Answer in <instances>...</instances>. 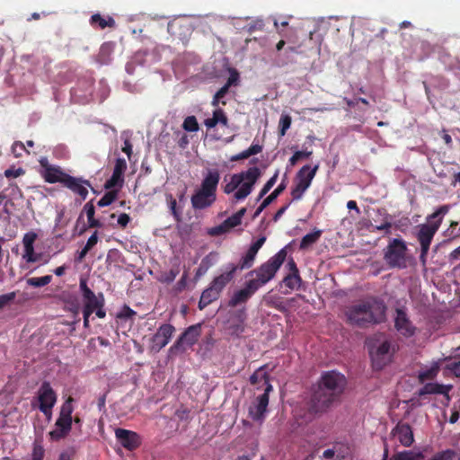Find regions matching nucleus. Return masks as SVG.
<instances>
[{"instance_id": "f257e3e1", "label": "nucleus", "mask_w": 460, "mask_h": 460, "mask_svg": "<svg viewBox=\"0 0 460 460\" xmlns=\"http://www.w3.org/2000/svg\"><path fill=\"white\" fill-rule=\"evenodd\" d=\"M385 312L386 305L385 303L376 298H372L348 306L345 310V316L349 324L366 327L369 324L384 322Z\"/></svg>"}, {"instance_id": "f03ea898", "label": "nucleus", "mask_w": 460, "mask_h": 460, "mask_svg": "<svg viewBox=\"0 0 460 460\" xmlns=\"http://www.w3.org/2000/svg\"><path fill=\"white\" fill-rule=\"evenodd\" d=\"M287 255L286 249H281L260 267L251 270L247 276H255V278L249 280L254 283L255 287L259 289L275 277L277 271L286 261Z\"/></svg>"}, {"instance_id": "7ed1b4c3", "label": "nucleus", "mask_w": 460, "mask_h": 460, "mask_svg": "<svg viewBox=\"0 0 460 460\" xmlns=\"http://www.w3.org/2000/svg\"><path fill=\"white\" fill-rule=\"evenodd\" d=\"M79 288L84 301L83 311L86 312V314L95 313L98 318H104L106 316V311L104 309L105 298L103 294L98 293L95 295L87 286V281L84 279H80Z\"/></svg>"}, {"instance_id": "20e7f679", "label": "nucleus", "mask_w": 460, "mask_h": 460, "mask_svg": "<svg viewBox=\"0 0 460 460\" xmlns=\"http://www.w3.org/2000/svg\"><path fill=\"white\" fill-rule=\"evenodd\" d=\"M406 252V243L401 238H394L384 249V260L389 268L405 269L407 267Z\"/></svg>"}, {"instance_id": "39448f33", "label": "nucleus", "mask_w": 460, "mask_h": 460, "mask_svg": "<svg viewBox=\"0 0 460 460\" xmlns=\"http://www.w3.org/2000/svg\"><path fill=\"white\" fill-rule=\"evenodd\" d=\"M72 402L73 398L68 397L62 404L59 416L55 423L56 429L49 433L52 440L58 441L69 434L73 423L72 413L74 408Z\"/></svg>"}, {"instance_id": "423d86ee", "label": "nucleus", "mask_w": 460, "mask_h": 460, "mask_svg": "<svg viewBox=\"0 0 460 460\" xmlns=\"http://www.w3.org/2000/svg\"><path fill=\"white\" fill-rule=\"evenodd\" d=\"M338 401L317 386L307 403L308 416L306 417V421H310L315 416L326 412Z\"/></svg>"}, {"instance_id": "0eeeda50", "label": "nucleus", "mask_w": 460, "mask_h": 460, "mask_svg": "<svg viewBox=\"0 0 460 460\" xmlns=\"http://www.w3.org/2000/svg\"><path fill=\"white\" fill-rule=\"evenodd\" d=\"M319 164L311 167L309 164L304 165L296 174L294 186L291 189L292 201L300 200L307 189L311 186Z\"/></svg>"}, {"instance_id": "6e6552de", "label": "nucleus", "mask_w": 460, "mask_h": 460, "mask_svg": "<svg viewBox=\"0 0 460 460\" xmlns=\"http://www.w3.org/2000/svg\"><path fill=\"white\" fill-rule=\"evenodd\" d=\"M347 381L345 376L334 370L324 372L317 386L322 388L327 394H331L337 400H340L341 395L344 392Z\"/></svg>"}, {"instance_id": "1a4fd4ad", "label": "nucleus", "mask_w": 460, "mask_h": 460, "mask_svg": "<svg viewBox=\"0 0 460 460\" xmlns=\"http://www.w3.org/2000/svg\"><path fill=\"white\" fill-rule=\"evenodd\" d=\"M201 334V324L197 323L188 327L170 347L168 352L170 356L177 355L185 351L184 345L188 347L193 346Z\"/></svg>"}, {"instance_id": "9d476101", "label": "nucleus", "mask_w": 460, "mask_h": 460, "mask_svg": "<svg viewBox=\"0 0 460 460\" xmlns=\"http://www.w3.org/2000/svg\"><path fill=\"white\" fill-rule=\"evenodd\" d=\"M237 175L242 176L243 184L234 192V198L236 200H243L252 193L253 186L261 175V172L258 167L253 166L250 167L245 172L237 173Z\"/></svg>"}, {"instance_id": "9b49d317", "label": "nucleus", "mask_w": 460, "mask_h": 460, "mask_svg": "<svg viewBox=\"0 0 460 460\" xmlns=\"http://www.w3.org/2000/svg\"><path fill=\"white\" fill-rule=\"evenodd\" d=\"M391 343L388 341L381 342L377 346L369 348V354L372 361V367L376 370L384 368L392 358Z\"/></svg>"}, {"instance_id": "f8f14e48", "label": "nucleus", "mask_w": 460, "mask_h": 460, "mask_svg": "<svg viewBox=\"0 0 460 460\" xmlns=\"http://www.w3.org/2000/svg\"><path fill=\"white\" fill-rule=\"evenodd\" d=\"M40 166V175L48 183H61L63 184L68 173L64 172L58 165L49 164L47 157H41L39 160Z\"/></svg>"}, {"instance_id": "ddd939ff", "label": "nucleus", "mask_w": 460, "mask_h": 460, "mask_svg": "<svg viewBox=\"0 0 460 460\" xmlns=\"http://www.w3.org/2000/svg\"><path fill=\"white\" fill-rule=\"evenodd\" d=\"M38 400L40 411L47 417H50L52 408L57 402V394L49 382L44 381L41 384L38 391Z\"/></svg>"}, {"instance_id": "4468645a", "label": "nucleus", "mask_w": 460, "mask_h": 460, "mask_svg": "<svg viewBox=\"0 0 460 460\" xmlns=\"http://www.w3.org/2000/svg\"><path fill=\"white\" fill-rule=\"evenodd\" d=\"M174 332L175 328L173 325L170 323L162 324L150 339V350L153 352H159L169 343Z\"/></svg>"}, {"instance_id": "2eb2a0df", "label": "nucleus", "mask_w": 460, "mask_h": 460, "mask_svg": "<svg viewBox=\"0 0 460 460\" xmlns=\"http://www.w3.org/2000/svg\"><path fill=\"white\" fill-rule=\"evenodd\" d=\"M272 385H268L264 393L257 397L256 402L249 407V416L255 421H263L269 404V394L272 391Z\"/></svg>"}, {"instance_id": "dca6fc26", "label": "nucleus", "mask_w": 460, "mask_h": 460, "mask_svg": "<svg viewBox=\"0 0 460 460\" xmlns=\"http://www.w3.org/2000/svg\"><path fill=\"white\" fill-rule=\"evenodd\" d=\"M441 224V218L431 224H422L420 226V230L417 234V239L420 244V248H423V252H429L430 243L437 231L438 230Z\"/></svg>"}, {"instance_id": "f3484780", "label": "nucleus", "mask_w": 460, "mask_h": 460, "mask_svg": "<svg viewBox=\"0 0 460 460\" xmlns=\"http://www.w3.org/2000/svg\"><path fill=\"white\" fill-rule=\"evenodd\" d=\"M238 266L233 263L228 264L226 267V270L220 275L215 277L209 284V287L221 295L225 288L234 279Z\"/></svg>"}, {"instance_id": "a211bd4d", "label": "nucleus", "mask_w": 460, "mask_h": 460, "mask_svg": "<svg viewBox=\"0 0 460 460\" xmlns=\"http://www.w3.org/2000/svg\"><path fill=\"white\" fill-rule=\"evenodd\" d=\"M115 435L120 445L128 450H135L141 445V438L135 431L117 429Z\"/></svg>"}, {"instance_id": "6ab92c4d", "label": "nucleus", "mask_w": 460, "mask_h": 460, "mask_svg": "<svg viewBox=\"0 0 460 460\" xmlns=\"http://www.w3.org/2000/svg\"><path fill=\"white\" fill-rule=\"evenodd\" d=\"M391 435L397 438L400 444L404 447H410L414 443V435L410 424L398 422L392 429Z\"/></svg>"}, {"instance_id": "aec40b11", "label": "nucleus", "mask_w": 460, "mask_h": 460, "mask_svg": "<svg viewBox=\"0 0 460 460\" xmlns=\"http://www.w3.org/2000/svg\"><path fill=\"white\" fill-rule=\"evenodd\" d=\"M127 170V163L124 158L116 159L111 177L104 183L106 190H111L115 187L121 188L124 183V172Z\"/></svg>"}, {"instance_id": "412c9836", "label": "nucleus", "mask_w": 460, "mask_h": 460, "mask_svg": "<svg viewBox=\"0 0 460 460\" xmlns=\"http://www.w3.org/2000/svg\"><path fill=\"white\" fill-rule=\"evenodd\" d=\"M396 316L394 318L395 329L404 337H411L415 333L416 328L407 316L403 308L396 309Z\"/></svg>"}, {"instance_id": "4be33fe9", "label": "nucleus", "mask_w": 460, "mask_h": 460, "mask_svg": "<svg viewBox=\"0 0 460 460\" xmlns=\"http://www.w3.org/2000/svg\"><path fill=\"white\" fill-rule=\"evenodd\" d=\"M62 185L75 194H77L83 200H84L88 195L87 187H91V183L88 180L74 177L70 174L65 179Z\"/></svg>"}, {"instance_id": "5701e85b", "label": "nucleus", "mask_w": 460, "mask_h": 460, "mask_svg": "<svg viewBox=\"0 0 460 460\" xmlns=\"http://www.w3.org/2000/svg\"><path fill=\"white\" fill-rule=\"evenodd\" d=\"M258 290L254 283L247 280L244 284L243 288L236 291L228 302V305L235 307L238 305L246 303L252 296Z\"/></svg>"}, {"instance_id": "b1692460", "label": "nucleus", "mask_w": 460, "mask_h": 460, "mask_svg": "<svg viewBox=\"0 0 460 460\" xmlns=\"http://www.w3.org/2000/svg\"><path fill=\"white\" fill-rule=\"evenodd\" d=\"M220 180V175L217 171L208 172L201 182L199 190L207 192L213 197L217 198V188Z\"/></svg>"}, {"instance_id": "393cba45", "label": "nucleus", "mask_w": 460, "mask_h": 460, "mask_svg": "<svg viewBox=\"0 0 460 460\" xmlns=\"http://www.w3.org/2000/svg\"><path fill=\"white\" fill-rule=\"evenodd\" d=\"M220 180V175L217 171L208 172L201 182L199 190L207 192L213 197L217 198V188Z\"/></svg>"}, {"instance_id": "a878e982", "label": "nucleus", "mask_w": 460, "mask_h": 460, "mask_svg": "<svg viewBox=\"0 0 460 460\" xmlns=\"http://www.w3.org/2000/svg\"><path fill=\"white\" fill-rule=\"evenodd\" d=\"M452 388L451 385H444L437 383H427L416 394L419 397L427 394H443L449 400L448 392Z\"/></svg>"}, {"instance_id": "bb28decb", "label": "nucleus", "mask_w": 460, "mask_h": 460, "mask_svg": "<svg viewBox=\"0 0 460 460\" xmlns=\"http://www.w3.org/2000/svg\"><path fill=\"white\" fill-rule=\"evenodd\" d=\"M216 197L198 190L190 199L194 209H204L210 207L216 200Z\"/></svg>"}, {"instance_id": "cd10ccee", "label": "nucleus", "mask_w": 460, "mask_h": 460, "mask_svg": "<svg viewBox=\"0 0 460 460\" xmlns=\"http://www.w3.org/2000/svg\"><path fill=\"white\" fill-rule=\"evenodd\" d=\"M217 124L228 127V118L226 112L219 107L213 111L212 117L204 120V125L209 129L215 128Z\"/></svg>"}, {"instance_id": "c85d7f7f", "label": "nucleus", "mask_w": 460, "mask_h": 460, "mask_svg": "<svg viewBox=\"0 0 460 460\" xmlns=\"http://www.w3.org/2000/svg\"><path fill=\"white\" fill-rule=\"evenodd\" d=\"M287 185L285 181L281 183L268 196L266 197L261 205L257 208L253 218L257 217L270 203H272L286 189Z\"/></svg>"}, {"instance_id": "c756f323", "label": "nucleus", "mask_w": 460, "mask_h": 460, "mask_svg": "<svg viewBox=\"0 0 460 460\" xmlns=\"http://www.w3.org/2000/svg\"><path fill=\"white\" fill-rule=\"evenodd\" d=\"M264 367H259L251 376L250 383L252 385H258L257 388L267 387L270 383V376L263 371Z\"/></svg>"}, {"instance_id": "7c9ffc66", "label": "nucleus", "mask_w": 460, "mask_h": 460, "mask_svg": "<svg viewBox=\"0 0 460 460\" xmlns=\"http://www.w3.org/2000/svg\"><path fill=\"white\" fill-rule=\"evenodd\" d=\"M90 24L93 27H98L100 29H105L107 27L113 28L116 25L115 20L111 17H102L100 13H95L91 16Z\"/></svg>"}, {"instance_id": "2f4dec72", "label": "nucleus", "mask_w": 460, "mask_h": 460, "mask_svg": "<svg viewBox=\"0 0 460 460\" xmlns=\"http://www.w3.org/2000/svg\"><path fill=\"white\" fill-rule=\"evenodd\" d=\"M424 458L421 451L402 450L394 454L389 460H423Z\"/></svg>"}, {"instance_id": "473e14b6", "label": "nucleus", "mask_w": 460, "mask_h": 460, "mask_svg": "<svg viewBox=\"0 0 460 460\" xmlns=\"http://www.w3.org/2000/svg\"><path fill=\"white\" fill-rule=\"evenodd\" d=\"M220 295L217 294L216 291H214L209 286L203 290L200 299L199 301V308L200 310H203L205 307H207L208 305H210L212 302L217 300L219 298Z\"/></svg>"}, {"instance_id": "72a5a7b5", "label": "nucleus", "mask_w": 460, "mask_h": 460, "mask_svg": "<svg viewBox=\"0 0 460 460\" xmlns=\"http://www.w3.org/2000/svg\"><path fill=\"white\" fill-rule=\"evenodd\" d=\"M262 151V146L259 144H252L248 149L233 155L230 158L231 162H237L240 160L247 159L252 155H255Z\"/></svg>"}, {"instance_id": "f704fd0d", "label": "nucleus", "mask_w": 460, "mask_h": 460, "mask_svg": "<svg viewBox=\"0 0 460 460\" xmlns=\"http://www.w3.org/2000/svg\"><path fill=\"white\" fill-rule=\"evenodd\" d=\"M246 213V208H243L240 210H238L236 213L233 214L231 217H227L225 220V226H227L228 230L230 231L235 226H238L242 223V218Z\"/></svg>"}, {"instance_id": "c9c22d12", "label": "nucleus", "mask_w": 460, "mask_h": 460, "mask_svg": "<svg viewBox=\"0 0 460 460\" xmlns=\"http://www.w3.org/2000/svg\"><path fill=\"white\" fill-rule=\"evenodd\" d=\"M322 234V231L321 230H316L313 233H309V234H306L301 240L300 242V244H299V248L301 250H305L307 249L309 246H311L312 244L315 243L320 236Z\"/></svg>"}, {"instance_id": "e433bc0d", "label": "nucleus", "mask_w": 460, "mask_h": 460, "mask_svg": "<svg viewBox=\"0 0 460 460\" xmlns=\"http://www.w3.org/2000/svg\"><path fill=\"white\" fill-rule=\"evenodd\" d=\"M245 325L243 320L231 322L227 326L228 334L232 337L239 338L244 332Z\"/></svg>"}, {"instance_id": "4c0bfd02", "label": "nucleus", "mask_w": 460, "mask_h": 460, "mask_svg": "<svg viewBox=\"0 0 460 460\" xmlns=\"http://www.w3.org/2000/svg\"><path fill=\"white\" fill-rule=\"evenodd\" d=\"M283 283L286 287H288L289 289H297L301 283L302 279L300 277V274H294V273H288L284 279Z\"/></svg>"}, {"instance_id": "58836bf2", "label": "nucleus", "mask_w": 460, "mask_h": 460, "mask_svg": "<svg viewBox=\"0 0 460 460\" xmlns=\"http://www.w3.org/2000/svg\"><path fill=\"white\" fill-rule=\"evenodd\" d=\"M456 452L453 449H445L436 452L427 460H455Z\"/></svg>"}, {"instance_id": "ea45409f", "label": "nucleus", "mask_w": 460, "mask_h": 460, "mask_svg": "<svg viewBox=\"0 0 460 460\" xmlns=\"http://www.w3.org/2000/svg\"><path fill=\"white\" fill-rule=\"evenodd\" d=\"M243 184L242 176L237 175V173L233 174L231 176L230 182L226 183L224 186V192L226 194H230L234 192L238 187H241Z\"/></svg>"}, {"instance_id": "a19ab883", "label": "nucleus", "mask_w": 460, "mask_h": 460, "mask_svg": "<svg viewBox=\"0 0 460 460\" xmlns=\"http://www.w3.org/2000/svg\"><path fill=\"white\" fill-rule=\"evenodd\" d=\"M256 254L257 253L255 252L249 248L245 255L241 259L239 265H237L238 269L243 270L251 268L253 264Z\"/></svg>"}, {"instance_id": "79ce46f5", "label": "nucleus", "mask_w": 460, "mask_h": 460, "mask_svg": "<svg viewBox=\"0 0 460 460\" xmlns=\"http://www.w3.org/2000/svg\"><path fill=\"white\" fill-rule=\"evenodd\" d=\"M439 371V367L436 364L428 369H425L419 374L420 382L423 383L426 380L434 379Z\"/></svg>"}, {"instance_id": "37998d69", "label": "nucleus", "mask_w": 460, "mask_h": 460, "mask_svg": "<svg viewBox=\"0 0 460 460\" xmlns=\"http://www.w3.org/2000/svg\"><path fill=\"white\" fill-rule=\"evenodd\" d=\"M229 90L226 87L222 86L213 96L211 105L215 108L219 107V104L226 105V101H225L226 95L228 93Z\"/></svg>"}, {"instance_id": "c03bdc74", "label": "nucleus", "mask_w": 460, "mask_h": 460, "mask_svg": "<svg viewBox=\"0 0 460 460\" xmlns=\"http://www.w3.org/2000/svg\"><path fill=\"white\" fill-rule=\"evenodd\" d=\"M51 279V275H46L40 278H30L27 279V284L31 287L40 288L49 284Z\"/></svg>"}, {"instance_id": "a18cd8bd", "label": "nucleus", "mask_w": 460, "mask_h": 460, "mask_svg": "<svg viewBox=\"0 0 460 460\" xmlns=\"http://www.w3.org/2000/svg\"><path fill=\"white\" fill-rule=\"evenodd\" d=\"M278 177H279V170H277L275 172V173L264 184V186L262 187V189L261 190V191L259 193V196H258V199H257L258 200L262 199L270 190V189L277 182Z\"/></svg>"}, {"instance_id": "49530a36", "label": "nucleus", "mask_w": 460, "mask_h": 460, "mask_svg": "<svg viewBox=\"0 0 460 460\" xmlns=\"http://www.w3.org/2000/svg\"><path fill=\"white\" fill-rule=\"evenodd\" d=\"M180 273L179 266L172 267L170 270L163 272L161 274L160 281L164 283L170 284L172 283L178 274Z\"/></svg>"}, {"instance_id": "de8ad7c7", "label": "nucleus", "mask_w": 460, "mask_h": 460, "mask_svg": "<svg viewBox=\"0 0 460 460\" xmlns=\"http://www.w3.org/2000/svg\"><path fill=\"white\" fill-rule=\"evenodd\" d=\"M118 190L106 192L98 201L97 205L99 207H107L111 205L118 197Z\"/></svg>"}, {"instance_id": "09e8293b", "label": "nucleus", "mask_w": 460, "mask_h": 460, "mask_svg": "<svg viewBox=\"0 0 460 460\" xmlns=\"http://www.w3.org/2000/svg\"><path fill=\"white\" fill-rule=\"evenodd\" d=\"M182 128L188 132H197L199 127L196 117L188 116L182 123Z\"/></svg>"}, {"instance_id": "8fccbe9b", "label": "nucleus", "mask_w": 460, "mask_h": 460, "mask_svg": "<svg viewBox=\"0 0 460 460\" xmlns=\"http://www.w3.org/2000/svg\"><path fill=\"white\" fill-rule=\"evenodd\" d=\"M211 265H212V261L210 259V256L207 255L206 257H204L202 259L199 268L197 269L196 273H195V279H199L201 276H203L208 271V270L210 268Z\"/></svg>"}, {"instance_id": "3c124183", "label": "nucleus", "mask_w": 460, "mask_h": 460, "mask_svg": "<svg viewBox=\"0 0 460 460\" xmlns=\"http://www.w3.org/2000/svg\"><path fill=\"white\" fill-rule=\"evenodd\" d=\"M291 122H292V119L289 115H282L280 117L279 124V135L280 137H283L286 135L287 130L291 126Z\"/></svg>"}, {"instance_id": "603ef678", "label": "nucleus", "mask_w": 460, "mask_h": 460, "mask_svg": "<svg viewBox=\"0 0 460 460\" xmlns=\"http://www.w3.org/2000/svg\"><path fill=\"white\" fill-rule=\"evenodd\" d=\"M312 151H296L294 155L289 158L288 163L290 166H295L297 162L302 158H308L312 155Z\"/></svg>"}, {"instance_id": "864d4df0", "label": "nucleus", "mask_w": 460, "mask_h": 460, "mask_svg": "<svg viewBox=\"0 0 460 460\" xmlns=\"http://www.w3.org/2000/svg\"><path fill=\"white\" fill-rule=\"evenodd\" d=\"M24 152L29 154V152L25 148L24 144L21 141H14L12 145V153L13 154V155L19 158L22 156Z\"/></svg>"}, {"instance_id": "5fc2aeb1", "label": "nucleus", "mask_w": 460, "mask_h": 460, "mask_svg": "<svg viewBox=\"0 0 460 460\" xmlns=\"http://www.w3.org/2000/svg\"><path fill=\"white\" fill-rule=\"evenodd\" d=\"M448 211H449V206L443 205V206L439 207L434 213L429 215L427 219H428V221H430V220H433L436 218H438V220H439L440 218L442 219V217L444 215H446Z\"/></svg>"}, {"instance_id": "6e6d98bb", "label": "nucleus", "mask_w": 460, "mask_h": 460, "mask_svg": "<svg viewBox=\"0 0 460 460\" xmlns=\"http://www.w3.org/2000/svg\"><path fill=\"white\" fill-rule=\"evenodd\" d=\"M25 171L22 167L15 168L14 166H12L4 171V176L8 179L17 178L23 175Z\"/></svg>"}, {"instance_id": "4d7b16f0", "label": "nucleus", "mask_w": 460, "mask_h": 460, "mask_svg": "<svg viewBox=\"0 0 460 460\" xmlns=\"http://www.w3.org/2000/svg\"><path fill=\"white\" fill-rule=\"evenodd\" d=\"M229 232L227 226H225V221L219 226L208 229V234L211 236H218Z\"/></svg>"}, {"instance_id": "13d9d810", "label": "nucleus", "mask_w": 460, "mask_h": 460, "mask_svg": "<svg viewBox=\"0 0 460 460\" xmlns=\"http://www.w3.org/2000/svg\"><path fill=\"white\" fill-rule=\"evenodd\" d=\"M239 73L235 69L230 70V75L226 81V83L223 85L229 90L232 85H236L239 82Z\"/></svg>"}, {"instance_id": "bf43d9fd", "label": "nucleus", "mask_w": 460, "mask_h": 460, "mask_svg": "<svg viewBox=\"0 0 460 460\" xmlns=\"http://www.w3.org/2000/svg\"><path fill=\"white\" fill-rule=\"evenodd\" d=\"M169 206L171 212L174 217V219L179 222L181 219V213L177 208V202L172 196H170Z\"/></svg>"}, {"instance_id": "052dcab7", "label": "nucleus", "mask_w": 460, "mask_h": 460, "mask_svg": "<svg viewBox=\"0 0 460 460\" xmlns=\"http://www.w3.org/2000/svg\"><path fill=\"white\" fill-rule=\"evenodd\" d=\"M16 294L10 292L0 296V310L14 300Z\"/></svg>"}, {"instance_id": "680f3d73", "label": "nucleus", "mask_w": 460, "mask_h": 460, "mask_svg": "<svg viewBox=\"0 0 460 460\" xmlns=\"http://www.w3.org/2000/svg\"><path fill=\"white\" fill-rule=\"evenodd\" d=\"M37 239V234L34 232L26 233L22 238L23 247H31L35 240Z\"/></svg>"}, {"instance_id": "e2e57ef3", "label": "nucleus", "mask_w": 460, "mask_h": 460, "mask_svg": "<svg viewBox=\"0 0 460 460\" xmlns=\"http://www.w3.org/2000/svg\"><path fill=\"white\" fill-rule=\"evenodd\" d=\"M136 312L129 306L124 305L121 311L118 314L117 317L120 319H129L136 315Z\"/></svg>"}, {"instance_id": "0e129e2a", "label": "nucleus", "mask_w": 460, "mask_h": 460, "mask_svg": "<svg viewBox=\"0 0 460 460\" xmlns=\"http://www.w3.org/2000/svg\"><path fill=\"white\" fill-rule=\"evenodd\" d=\"M24 258L28 262H35L38 260L34 252V246L24 248Z\"/></svg>"}, {"instance_id": "69168bd1", "label": "nucleus", "mask_w": 460, "mask_h": 460, "mask_svg": "<svg viewBox=\"0 0 460 460\" xmlns=\"http://www.w3.org/2000/svg\"><path fill=\"white\" fill-rule=\"evenodd\" d=\"M98 243V232L95 231L87 240L84 247L91 251Z\"/></svg>"}, {"instance_id": "338daca9", "label": "nucleus", "mask_w": 460, "mask_h": 460, "mask_svg": "<svg viewBox=\"0 0 460 460\" xmlns=\"http://www.w3.org/2000/svg\"><path fill=\"white\" fill-rule=\"evenodd\" d=\"M44 449L40 446H35L32 452V460H43Z\"/></svg>"}, {"instance_id": "774afa93", "label": "nucleus", "mask_w": 460, "mask_h": 460, "mask_svg": "<svg viewBox=\"0 0 460 460\" xmlns=\"http://www.w3.org/2000/svg\"><path fill=\"white\" fill-rule=\"evenodd\" d=\"M266 241L265 236H261L258 238L252 245L250 246V249L258 253L259 250L261 248V246L264 244Z\"/></svg>"}]
</instances>
